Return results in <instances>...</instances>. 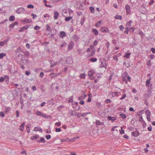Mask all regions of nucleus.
<instances>
[{"mask_svg":"<svg viewBox=\"0 0 155 155\" xmlns=\"http://www.w3.org/2000/svg\"><path fill=\"white\" fill-rule=\"evenodd\" d=\"M90 10L91 13H94V8L93 6H91L89 8Z\"/></svg>","mask_w":155,"mask_h":155,"instance_id":"2f4dec72","label":"nucleus"},{"mask_svg":"<svg viewBox=\"0 0 155 155\" xmlns=\"http://www.w3.org/2000/svg\"><path fill=\"white\" fill-rule=\"evenodd\" d=\"M42 129L40 127H35L34 128V131H40L41 132H42Z\"/></svg>","mask_w":155,"mask_h":155,"instance_id":"412c9836","label":"nucleus"},{"mask_svg":"<svg viewBox=\"0 0 155 155\" xmlns=\"http://www.w3.org/2000/svg\"><path fill=\"white\" fill-rule=\"evenodd\" d=\"M65 60L67 64H71L73 63V61L71 58L70 57H63L61 58L60 62H61V61L62 60Z\"/></svg>","mask_w":155,"mask_h":155,"instance_id":"f257e3e1","label":"nucleus"},{"mask_svg":"<svg viewBox=\"0 0 155 155\" xmlns=\"http://www.w3.org/2000/svg\"><path fill=\"white\" fill-rule=\"evenodd\" d=\"M95 72L93 71L90 70L88 71V74L89 76L91 77L93 75Z\"/></svg>","mask_w":155,"mask_h":155,"instance_id":"aec40b11","label":"nucleus"},{"mask_svg":"<svg viewBox=\"0 0 155 155\" xmlns=\"http://www.w3.org/2000/svg\"><path fill=\"white\" fill-rule=\"evenodd\" d=\"M25 125V123H23L20 126L19 130L20 131H23L24 127Z\"/></svg>","mask_w":155,"mask_h":155,"instance_id":"5701e85b","label":"nucleus"},{"mask_svg":"<svg viewBox=\"0 0 155 155\" xmlns=\"http://www.w3.org/2000/svg\"><path fill=\"white\" fill-rule=\"evenodd\" d=\"M34 28L35 30H38L40 29V27L37 25L34 27Z\"/></svg>","mask_w":155,"mask_h":155,"instance_id":"a18cd8bd","label":"nucleus"},{"mask_svg":"<svg viewBox=\"0 0 155 155\" xmlns=\"http://www.w3.org/2000/svg\"><path fill=\"white\" fill-rule=\"evenodd\" d=\"M95 49L94 50H93V51H91V56H93V55H94L95 54Z\"/></svg>","mask_w":155,"mask_h":155,"instance_id":"4d7b16f0","label":"nucleus"},{"mask_svg":"<svg viewBox=\"0 0 155 155\" xmlns=\"http://www.w3.org/2000/svg\"><path fill=\"white\" fill-rule=\"evenodd\" d=\"M35 114L37 116H40L45 118H48V117L50 118L51 117V116H47L45 114L42 113L41 112L39 111H36L35 112Z\"/></svg>","mask_w":155,"mask_h":155,"instance_id":"f03ea898","label":"nucleus"},{"mask_svg":"<svg viewBox=\"0 0 155 155\" xmlns=\"http://www.w3.org/2000/svg\"><path fill=\"white\" fill-rule=\"evenodd\" d=\"M73 38L75 41L77 42L78 41L79 38V37L75 35L73 36Z\"/></svg>","mask_w":155,"mask_h":155,"instance_id":"6ab92c4d","label":"nucleus"},{"mask_svg":"<svg viewBox=\"0 0 155 155\" xmlns=\"http://www.w3.org/2000/svg\"><path fill=\"white\" fill-rule=\"evenodd\" d=\"M119 28L120 30L122 31L124 28V27L122 25H121L119 26Z\"/></svg>","mask_w":155,"mask_h":155,"instance_id":"0e129e2a","label":"nucleus"},{"mask_svg":"<svg viewBox=\"0 0 155 155\" xmlns=\"http://www.w3.org/2000/svg\"><path fill=\"white\" fill-rule=\"evenodd\" d=\"M113 58L114 60L116 61H117L118 58H117V56H116V55H114L113 56Z\"/></svg>","mask_w":155,"mask_h":155,"instance_id":"de8ad7c7","label":"nucleus"},{"mask_svg":"<svg viewBox=\"0 0 155 155\" xmlns=\"http://www.w3.org/2000/svg\"><path fill=\"white\" fill-rule=\"evenodd\" d=\"M25 9L23 8H18L16 11V12L18 14L23 13L24 12Z\"/></svg>","mask_w":155,"mask_h":155,"instance_id":"20e7f679","label":"nucleus"},{"mask_svg":"<svg viewBox=\"0 0 155 155\" xmlns=\"http://www.w3.org/2000/svg\"><path fill=\"white\" fill-rule=\"evenodd\" d=\"M145 113L147 114V116H150L151 112L149 110H147L145 111Z\"/></svg>","mask_w":155,"mask_h":155,"instance_id":"f704fd0d","label":"nucleus"},{"mask_svg":"<svg viewBox=\"0 0 155 155\" xmlns=\"http://www.w3.org/2000/svg\"><path fill=\"white\" fill-rule=\"evenodd\" d=\"M101 31L103 32H108L109 30L106 27H102L100 29Z\"/></svg>","mask_w":155,"mask_h":155,"instance_id":"0eeeda50","label":"nucleus"},{"mask_svg":"<svg viewBox=\"0 0 155 155\" xmlns=\"http://www.w3.org/2000/svg\"><path fill=\"white\" fill-rule=\"evenodd\" d=\"M39 143H45V140L44 138H41L39 140L37 141Z\"/></svg>","mask_w":155,"mask_h":155,"instance_id":"bb28decb","label":"nucleus"},{"mask_svg":"<svg viewBox=\"0 0 155 155\" xmlns=\"http://www.w3.org/2000/svg\"><path fill=\"white\" fill-rule=\"evenodd\" d=\"M45 137L48 140L51 138V136L50 135H48L45 136Z\"/></svg>","mask_w":155,"mask_h":155,"instance_id":"5fc2aeb1","label":"nucleus"},{"mask_svg":"<svg viewBox=\"0 0 155 155\" xmlns=\"http://www.w3.org/2000/svg\"><path fill=\"white\" fill-rule=\"evenodd\" d=\"M59 14L58 12L56 11H55L54 12V18L55 20L57 19L58 17Z\"/></svg>","mask_w":155,"mask_h":155,"instance_id":"f8f14e48","label":"nucleus"},{"mask_svg":"<svg viewBox=\"0 0 155 155\" xmlns=\"http://www.w3.org/2000/svg\"><path fill=\"white\" fill-rule=\"evenodd\" d=\"M27 7L28 8H34V6L32 5L29 4L27 6Z\"/></svg>","mask_w":155,"mask_h":155,"instance_id":"8fccbe9b","label":"nucleus"},{"mask_svg":"<svg viewBox=\"0 0 155 155\" xmlns=\"http://www.w3.org/2000/svg\"><path fill=\"white\" fill-rule=\"evenodd\" d=\"M44 17L45 18H47V17H49V15L48 14H45L44 15Z\"/></svg>","mask_w":155,"mask_h":155,"instance_id":"69168bd1","label":"nucleus"},{"mask_svg":"<svg viewBox=\"0 0 155 155\" xmlns=\"http://www.w3.org/2000/svg\"><path fill=\"white\" fill-rule=\"evenodd\" d=\"M72 18V17H69L65 18V20L66 21H69Z\"/></svg>","mask_w":155,"mask_h":155,"instance_id":"c9c22d12","label":"nucleus"},{"mask_svg":"<svg viewBox=\"0 0 155 155\" xmlns=\"http://www.w3.org/2000/svg\"><path fill=\"white\" fill-rule=\"evenodd\" d=\"M114 18L116 19H119L120 20H121L122 19V16L120 15H116L115 16Z\"/></svg>","mask_w":155,"mask_h":155,"instance_id":"c756f323","label":"nucleus"},{"mask_svg":"<svg viewBox=\"0 0 155 155\" xmlns=\"http://www.w3.org/2000/svg\"><path fill=\"white\" fill-rule=\"evenodd\" d=\"M85 73L81 74L80 75V77L81 78H85Z\"/></svg>","mask_w":155,"mask_h":155,"instance_id":"a19ab883","label":"nucleus"},{"mask_svg":"<svg viewBox=\"0 0 155 155\" xmlns=\"http://www.w3.org/2000/svg\"><path fill=\"white\" fill-rule=\"evenodd\" d=\"M90 60L91 61H92V62H95L97 60V59L96 58H92L90 59Z\"/></svg>","mask_w":155,"mask_h":155,"instance_id":"58836bf2","label":"nucleus"},{"mask_svg":"<svg viewBox=\"0 0 155 155\" xmlns=\"http://www.w3.org/2000/svg\"><path fill=\"white\" fill-rule=\"evenodd\" d=\"M41 68H36L35 69V70H34V71L36 72V73H37L39 71H40L41 70Z\"/></svg>","mask_w":155,"mask_h":155,"instance_id":"680f3d73","label":"nucleus"},{"mask_svg":"<svg viewBox=\"0 0 155 155\" xmlns=\"http://www.w3.org/2000/svg\"><path fill=\"white\" fill-rule=\"evenodd\" d=\"M86 96V95L84 94L83 95H81V96L79 97L78 98V99L79 100L84 99L85 98Z\"/></svg>","mask_w":155,"mask_h":155,"instance_id":"b1692460","label":"nucleus"},{"mask_svg":"<svg viewBox=\"0 0 155 155\" xmlns=\"http://www.w3.org/2000/svg\"><path fill=\"white\" fill-rule=\"evenodd\" d=\"M60 74V73H51L49 74V75L51 76V77L52 78H54L56 77L57 76L59 75Z\"/></svg>","mask_w":155,"mask_h":155,"instance_id":"ddd939ff","label":"nucleus"},{"mask_svg":"<svg viewBox=\"0 0 155 155\" xmlns=\"http://www.w3.org/2000/svg\"><path fill=\"white\" fill-rule=\"evenodd\" d=\"M151 50L153 53H155V49L154 48H152Z\"/></svg>","mask_w":155,"mask_h":155,"instance_id":"774afa93","label":"nucleus"},{"mask_svg":"<svg viewBox=\"0 0 155 155\" xmlns=\"http://www.w3.org/2000/svg\"><path fill=\"white\" fill-rule=\"evenodd\" d=\"M131 54L130 53H127V54H125L124 56V57H125L127 58H129L130 56V55Z\"/></svg>","mask_w":155,"mask_h":155,"instance_id":"49530a36","label":"nucleus"},{"mask_svg":"<svg viewBox=\"0 0 155 155\" xmlns=\"http://www.w3.org/2000/svg\"><path fill=\"white\" fill-rule=\"evenodd\" d=\"M30 26H28V25H26L25 26L21 28L19 30V32H22L24 30H26L29 28Z\"/></svg>","mask_w":155,"mask_h":155,"instance_id":"423d86ee","label":"nucleus"},{"mask_svg":"<svg viewBox=\"0 0 155 155\" xmlns=\"http://www.w3.org/2000/svg\"><path fill=\"white\" fill-rule=\"evenodd\" d=\"M31 20L27 18H25L23 20V21L26 22L27 23H31Z\"/></svg>","mask_w":155,"mask_h":155,"instance_id":"393cba45","label":"nucleus"},{"mask_svg":"<svg viewBox=\"0 0 155 155\" xmlns=\"http://www.w3.org/2000/svg\"><path fill=\"white\" fill-rule=\"evenodd\" d=\"M17 55L18 59L21 60L22 62L25 60L24 57L21 54L19 53L18 54H17Z\"/></svg>","mask_w":155,"mask_h":155,"instance_id":"6e6552de","label":"nucleus"},{"mask_svg":"<svg viewBox=\"0 0 155 155\" xmlns=\"http://www.w3.org/2000/svg\"><path fill=\"white\" fill-rule=\"evenodd\" d=\"M11 110V108L9 107H7L5 109V112H7L10 111Z\"/></svg>","mask_w":155,"mask_h":155,"instance_id":"864d4df0","label":"nucleus"},{"mask_svg":"<svg viewBox=\"0 0 155 155\" xmlns=\"http://www.w3.org/2000/svg\"><path fill=\"white\" fill-rule=\"evenodd\" d=\"M15 20V17L14 16L11 15L9 18V20L10 21H13Z\"/></svg>","mask_w":155,"mask_h":155,"instance_id":"c85d7f7f","label":"nucleus"},{"mask_svg":"<svg viewBox=\"0 0 155 155\" xmlns=\"http://www.w3.org/2000/svg\"><path fill=\"white\" fill-rule=\"evenodd\" d=\"M102 21L100 20L98 21L97 23L95 24V26L97 27H98L100 26V24L102 23Z\"/></svg>","mask_w":155,"mask_h":155,"instance_id":"7c9ffc66","label":"nucleus"},{"mask_svg":"<svg viewBox=\"0 0 155 155\" xmlns=\"http://www.w3.org/2000/svg\"><path fill=\"white\" fill-rule=\"evenodd\" d=\"M120 116L123 119L126 118L127 117L126 115L124 113H121L120 114Z\"/></svg>","mask_w":155,"mask_h":155,"instance_id":"e433bc0d","label":"nucleus"},{"mask_svg":"<svg viewBox=\"0 0 155 155\" xmlns=\"http://www.w3.org/2000/svg\"><path fill=\"white\" fill-rule=\"evenodd\" d=\"M92 33L95 35H97L98 34V31L95 28H93L92 30Z\"/></svg>","mask_w":155,"mask_h":155,"instance_id":"f3484780","label":"nucleus"},{"mask_svg":"<svg viewBox=\"0 0 155 155\" xmlns=\"http://www.w3.org/2000/svg\"><path fill=\"white\" fill-rule=\"evenodd\" d=\"M126 30L124 31V33H126V34H128L129 31H130V30H129V28L128 27H127L125 28Z\"/></svg>","mask_w":155,"mask_h":155,"instance_id":"4c0bfd02","label":"nucleus"},{"mask_svg":"<svg viewBox=\"0 0 155 155\" xmlns=\"http://www.w3.org/2000/svg\"><path fill=\"white\" fill-rule=\"evenodd\" d=\"M116 117H111L108 116V119L110 120H111L112 122H114L116 120Z\"/></svg>","mask_w":155,"mask_h":155,"instance_id":"2eb2a0df","label":"nucleus"},{"mask_svg":"<svg viewBox=\"0 0 155 155\" xmlns=\"http://www.w3.org/2000/svg\"><path fill=\"white\" fill-rule=\"evenodd\" d=\"M125 8L126 10L127 14V15L130 14V6L128 5H126L125 7Z\"/></svg>","mask_w":155,"mask_h":155,"instance_id":"1a4fd4ad","label":"nucleus"},{"mask_svg":"<svg viewBox=\"0 0 155 155\" xmlns=\"http://www.w3.org/2000/svg\"><path fill=\"white\" fill-rule=\"evenodd\" d=\"M9 38H7V39H6L5 40L2 41H0V45L1 46H4L5 44L7 43L9 41Z\"/></svg>","mask_w":155,"mask_h":155,"instance_id":"39448f33","label":"nucleus"},{"mask_svg":"<svg viewBox=\"0 0 155 155\" xmlns=\"http://www.w3.org/2000/svg\"><path fill=\"white\" fill-rule=\"evenodd\" d=\"M151 95V91H148V94H147V97H150Z\"/></svg>","mask_w":155,"mask_h":155,"instance_id":"3c124183","label":"nucleus"},{"mask_svg":"<svg viewBox=\"0 0 155 155\" xmlns=\"http://www.w3.org/2000/svg\"><path fill=\"white\" fill-rule=\"evenodd\" d=\"M61 131V129L60 128H56L55 131L56 132H59Z\"/></svg>","mask_w":155,"mask_h":155,"instance_id":"bf43d9fd","label":"nucleus"},{"mask_svg":"<svg viewBox=\"0 0 155 155\" xmlns=\"http://www.w3.org/2000/svg\"><path fill=\"white\" fill-rule=\"evenodd\" d=\"M74 43L73 41H71L68 45V49L71 50L74 46Z\"/></svg>","mask_w":155,"mask_h":155,"instance_id":"7ed1b4c3","label":"nucleus"},{"mask_svg":"<svg viewBox=\"0 0 155 155\" xmlns=\"http://www.w3.org/2000/svg\"><path fill=\"white\" fill-rule=\"evenodd\" d=\"M105 102L106 103H110L111 102V101L110 99H107L106 100Z\"/></svg>","mask_w":155,"mask_h":155,"instance_id":"338daca9","label":"nucleus"},{"mask_svg":"<svg viewBox=\"0 0 155 155\" xmlns=\"http://www.w3.org/2000/svg\"><path fill=\"white\" fill-rule=\"evenodd\" d=\"M5 79V78H4L3 77H1V78H0V82H3L4 81Z\"/></svg>","mask_w":155,"mask_h":155,"instance_id":"6e6d98bb","label":"nucleus"},{"mask_svg":"<svg viewBox=\"0 0 155 155\" xmlns=\"http://www.w3.org/2000/svg\"><path fill=\"white\" fill-rule=\"evenodd\" d=\"M95 123H96V127H97L100 125H104V123L103 122H100L99 120H96Z\"/></svg>","mask_w":155,"mask_h":155,"instance_id":"4468645a","label":"nucleus"},{"mask_svg":"<svg viewBox=\"0 0 155 155\" xmlns=\"http://www.w3.org/2000/svg\"><path fill=\"white\" fill-rule=\"evenodd\" d=\"M66 33L63 31H61L60 33L59 36L60 38H63L66 36Z\"/></svg>","mask_w":155,"mask_h":155,"instance_id":"9d476101","label":"nucleus"},{"mask_svg":"<svg viewBox=\"0 0 155 155\" xmlns=\"http://www.w3.org/2000/svg\"><path fill=\"white\" fill-rule=\"evenodd\" d=\"M39 137L38 135H36L35 136H32L31 137V140H35L38 139Z\"/></svg>","mask_w":155,"mask_h":155,"instance_id":"a211bd4d","label":"nucleus"},{"mask_svg":"<svg viewBox=\"0 0 155 155\" xmlns=\"http://www.w3.org/2000/svg\"><path fill=\"white\" fill-rule=\"evenodd\" d=\"M72 96H71L69 98V99L68 101V103H70L73 101Z\"/></svg>","mask_w":155,"mask_h":155,"instance_id":"09e8293b","label":"nucleus"},{"mask_svg":"<svg viewBox=\"0 0 155 155\" xmlns=\"http://www.w3.org/2000/svg\"><path fill=\"white\" fill-rule=\"evenodd\" d=\"M6 56V54L5 53H0V59H2L3 58Z\"/></svg>","mask_w":155,"mask_h":155,"instance_id":"72a5a7b5","label":"nucleus"},{"mask_svg":"<svg viewBox=\"0 0 155 155\" xmlns=\"http://www.w3.org/2000/svg\"><path fill=\"white\" fill-rule=\"evenodd\" d=\"M90 114V112H87L81 113L82 117H85L86 116L87 114Z\"/></svg>","mask_w":155,"mask_h":155,"instance_id":"79ce46f5","label":"nucleus"},{"mask_svg":"<svg viewBox=\"0 0 155 155\" xmlns=\"http://www.w3.org/2000/svg\"><path fill=\"white\" fill-rule=\"evenodd\" d=\"M46 31H50L51 32H52V30L51 29L50 26L48 25H47L46 26Z\"/></svg>","mask_w":155,"mask_h":155,"instance_id":"4be33fe9","label":"nucleus"},{"mask_svg":"<svg viewBox=\"0 0 155 155\" xmlns=\"http://www.w3.org/2000/svg\"><path fill=\"white\" fill-rule=\"evenodd\" d=\"M23 64H27L29 62L28 60L27 59L25 60V61L24 60L22 62Z\"/></svg>","mask_w":155,"mask_h":155,"instance_id":"37998d69","label":"nucleus"},{"mask_svg":"<svg viewBox=\"0 0 155 155\" xmlns=\"http://www.w3.org/2000/svg\"><path fill=\"white\" fill-rule=\"evenodd\" d=\"M60 60H61V59L59 60V61H58V64H62V65H64L65 64V60H62V61H61V62H60Z\"/></svg>","mask_w":155,"mask_h":155,"instance_id":"a878e982","label":"nucleus"},{"mask_svg":"<svg viewBox=\"0 0 155 155\" xmlns=\"http://www.w3.org/2000/svg\"><path fill=\"white\" fill-rule=\"evenodd\" d=\"M132 23V21L130 20L128 22H127L126 25L129 27H130L131 26V24Z\"/></svg>","mask_w":155,"mask_h":155,"instance_id":"473e14b6","label":"nucleus"},{"mask_svg":"<svg viewBox=\"0 0 155 155\" xmlns=\"http://www.w3.org/2000/svg\"><path fill=\"white\" fill-rule=\"evenodd\" d=\"M24 54L27 57L29 56V54L28 51H22Z\"/></svg>","mask_w":155,"mask_h":155,"instance_id":"cd10ccee","label":"nucleus"},{"mask_svg":"<svg viewBox=\"0 0 155 155\" xmlns=\"http://www.w3.org/2000/svg\"><path fill=\"white\" fill-rule=\"evenodd\" d=\"M131 135L133 136L137 137L139 135V133L138 131H135L132 132Z\"/></svg>","mask_w":155,"mask_h":155,"instance_id":"9b49d317","label":"nucleus"},{"mask_svg":"<svg viewBox=\"0 0 155 155\" xmlns=\"http://www.w3.org/2000/svg\"><path fill=\"white\" fill-rule=\"evenodd\" d=\"M100 78L101 77H100V76H98L97 77V79L94 80V82L95 83L97 82L98 81H99L100 79L99 78Z\"/></svg>","mask_w":155,"mask_h":155,"instance_id":"603ef678","label":"nucleus"},{"mask_svg":"<svg viewBox=\"0 0 155 155\" xmlns=\"http://www.w3.org/2000/svg\"><path fill=\"white\" fill-rule=\"evenodd\" d=\"M150 83V80H147L146 82V86H148L149 84Z\"/></svg>","mask_w":155,"mask_h":155,"instance_id":"13d9d810","label":"nucleus"},{"mask_svg":"<svg viewBox=\"0 0 155 155\" xmlns=\"http://www.w3.org/2000/svg\"><path fill=\"white\" fill-rule=\"evenodd\" d=\"M129 28V30H130V31L132 32H133L135 30V28L134 27H132Z\"/></svg>","mask_w":155,"mask_h":155,"instance_id":"c03bdc74","label":"nucleus"},{"mask_svg":"<svg viewBox=\"0 0 155 155\" xmlns=\"http://www.w3.org/2000/svg\"><path fill=\"white\" fill-rule=\"evenodd\" d=\"M18 25V23L17 22H15L11 24L9 26V28L10 29H12L14 27L15 25Z\"/></svg>","mask_w":155,"mask_h":155,"instance_id":"dca6fc26","label":"nucleus"},{"mask_svg":"<svg viewBox=\"0 0 155 155\" xmlns=\"http://www.w3.org/2000/svg\"><path fill=\"white\" fill-rule=\"evenodd\" d=\"M53 2L55 3H57L59 2H61L62 1V0H52Z\"/></svg>","mask_w":155,"mask_h":155,"instance_id":"e2e57ef3","label":"nucleus"},{"mask_svg":"<svg viewBox=\"0 0 155 155\" xmlns=\"http://www.w3.org/2000/svg\"><path fill=\"white\" fill-rule=\"evenodd\" d=\"M44 75V73L43 72H41L39 74V77L41 78H42Z\"/></svg>","mask_w":155,"mask_h":155,"instance_id":"052dcab7","label":"nucleus"},{"mask_svg":"<svg viewBox=\"0 0 155 155\" xmlns=\"http://www.w3.org/2000/svg\"><path fill=\"white\" fill-rule=\"evenodd\" d=\"M118 93L117 92H110V94H111L112 95V97H113L115 96L117 94H118Z\"/></svg>","mask_w":155,"mask_h":155,"instance_id":"ea45409f","label":"nucleus"}]
</instances>
